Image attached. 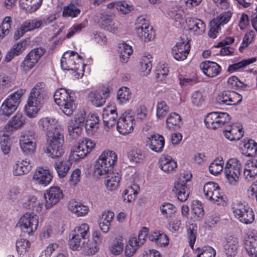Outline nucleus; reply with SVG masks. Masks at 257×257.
I'll list each match as a JSON object with an SVG mask.
<instances>
[{
    "label": "nucleus",
    "mask_w": 257,
    "mask_h": 257,
    "mask_svg": "<svg viewBox=\"0 0 257 257\" xmlns=\"http://www.w3.org/2000/svg\"><path fill=\"white\" fill-rule=\"evenodd\" d=\"M104 125L108 128L113 126L118 120L117 112L114 106H108L103 108L102 114Z\"/></svg>",
    "instance_id": "25"
},
{
    "label": "nucleus",
    "mask_w": 257,
    "mask_h": 257,
    "mask_svg": "<svg viewBox=\"0 0 257 257\" xmlns=\"http://www.w3.org/2000/svg\"><path fill=\"white\" fill-rule=\"evenodd\" d=\"M152 57L151 55L143 56L140 61V70L144 76L150 73L152 67Z\"/></svg>",
    "instance_id": "50"
},
{
    "label": "nucleus",
    "mask_w": 257,
    "mask_h": 257,
    "mask_svg": "<svg viewBox=\"0 0 257 257\" xmlns=\"http://www.w3.org/2000/svg\"><path fill=\"white\" fill-rule=\"evenodd\" d=\"M53 177L52 172L49 169L39 167L34 173L32 178L35 183L46 187L51 183Z\"/></svg>",
    "instance_id": "22"
},
{
    "label": "nucleus",
    "mask_w": 257,
    "mask_h": 257,
    "mask_svg": "<svg viewBox=\"0 0 257 257\" xmlns=\"http://www.w3.org/2000/svg\"><path fill=\"white\" fill-rule=\"evenodd\" d=\"M45 52V49L41 47H37L31 50L26 55L20 65L21 71L26 73L32 69L38 64Z\"/></svg>",
    "instance_id": "11"
},
{
    "label": "nucleus",
    "mask_w": 257,
    "mask_h": 257,
    "mask_svg": "<svg viewBox=\"0 0 257 257\" xmlns=\"http://www.w3.org/2000/svg\"><path fill=\"white\" fill-rule=\"evenodd\" d=\"M242 96L233 91H224L218 94L216 102L222 105H233L238 104L242 100Z\"/></svg>",
    "instance_id": "21"
},
{
    "label": "nucleus",
    "mask_w": 257,
    "mask_h": 257,
    "mask_svg": "<svg viewBox=\"0 0 257 257\" xmlns=\"http://www.w3.org/2000/svg\"><path fill=\"white\" fill-rule=\"evenodd\" d=\"M203 194L205 198L215 204L224 206L226 204V197L219 185L213 182L206 183L203 187Z\"/></svg>",
    "instance_id": "6"
},
{
    "label": "nucleus",
    "mask_w": 257,
    "mask_h": 257,
    "mask_svg": "<svg viewBox=\"0 0 257 257\" xmlns=\"http://www.w3.org/2000/svg\"><path fill=\"white\" fill-rule=\"evenodd\" d=\"M190 177L185 180L179 179L175 183L173 191L176 193L178 200L181 202L185 201L188 197L189 192L186 182L189 180Z\"/></svg>",
    "instance_id": "29"
},
{
    "label": "nucleus",
    "mask_w": 257,
    "mask_h": 257,
    "mask_svg": "<svg viewBox=\"0 0 257 257\" xmlns=\"http://www.w3.org/2000/svg\"><path fill=\"white\" fill-rule=\"evenodd\" d=\"M224 161L222 158H217L214 160L209 166V171L213 175L217 176L223 170Z\"/></svg>",
    "instance_id": "53"
},
{
    "label": "nucleus",
    "mask_w": 257,
    "mask_h": 257,
    "mask_svg": "<svg viewBox=\"0 0 257 257\" xmlns=\"http://www.w3.org/2000/svg\"><path fill=\"white\" fill-rule=\"evenodd\" d=\"M159 166L164 172L171 173L176 170L177 164L171 156L167 155L161 158L159 161Z\"/></svg>",
    "instance_id": "37"
},
{
    "label": "nucleus",
    "mask_w": 257,
    "mask_h": 257,
    "mask_svg": "<svg viewBox=\"0 0 257 257\" xmlns=\"http://www.w3.org/2000/svg\"><path fill=\"white\" fill-rule=\"evenodd\" d=\"M80 6L79 0L72 1L68 6L64 7L62 16L64 17H77L81 12L79 9Z\"/></svg>",
    "instance_id": "36"
},
{
    "label": "nucleus",
    "mask_w": 257,
    "mask_h": 257,
    "mask_svg": "<svg viewBox=\"0 0 257 257\" xmlns=\"http://www.w3.org/2000/svg\"><path fill=\"white\" fill-rule=\"evenodd\" d=\"M132 98V92L126 87L122 86L117 92V100L118 103L123 105L128 103Z\"/></svg>",
    "instance_id": "48"
},
{
    "label": "nucleus",
    "mask_w": 257,
    "mask_h": 257,
    "mask_svg": "<svg viewBox=\"0 0 257 257\" xmlns=\"http://www.w3.org/2000/svg\"><path fill=\"white\" fill-rule=\"evenodd\" d=\"M24 205L27 209L38 213L42 211L44 206L43 201L38 200L37 197L34 196H29Z\"/></svg>",
    "instance_id": "45"
},
{
    "label": "nucleus",
    "mask_w": 257,
    "mask_h": 257,
    "mask_svg": "<svg viewBox=\"0 0 257 257\" xmlns=\"http://www.w3.org/2000/svg\"><path fill=\"white\" fill-rule=\"evenodd\" d=\"M99 121V117L96 113L90 114L86 120V112L81 110L75 114L73 119L68 121V134L72 139H76L81 135L84 126L87 135L93 136L97 132Z\"/></svg>",
    "instance_id": "1"
},
{
    "label": "nucleus",
    "mask_w": 257,
    "mask_h": 257,
    "mask_svg": "<svg viewBox=\"0 0 257 257\" xmlns=\"http://www.w3.org/2000/svg\"><path fill=\"white\" fill-rule=\"evenodd\" d=\"M135 118L132 110H126L118 119L116 123L117 131L121 135L131 133L134 130Z\"/></svg>",
    "instance_id": "17"
},
{
    "label": "nucleus",
    "mask_w": 257,
    "mask_h": 257,
    "mask_svg": "<svg viewBox=\"0 0 257 257\" xmlns=\"http://www.w3.org/2000/svg\"><path fill=\"white\" fill-rule=\"evenodd\" d=\"M187 29L191 35L199 36L206 30V24L201 19L196 18H189L186 22Z\"/></svg>",
    "instance_id": "26"
},
{
    "label": "nucleus",
    "mask_w": 257,
    "mask_h": 257,
    "mask_svg": "<svg viewBox=\"0 0 257 257\" xmlns=\"http://www.w3.org/2000/svg\"><path fill=\"white\" fill-rule=\"evenodd\" d=\"M60 63L62 69L73 71L74 76L76 78H81L83 76L85 65L82 57L76 52L68 51L65 52L61 58Z\"/></svg>",
    "instance_id": "3"
},
{
    "label": "nucleus",
    "mask_w": 257,
    "mask_h": 257,
    "mask_svg": "<svg viewBox=\"0 0 257 257\" xmlns=\"http://www.w3.org/2000/svg\"><path fill=\"white\" fill-rule=\"evenodd\" d=\"M43 0H20V6L26 13H32L41 6Z\"/></svg>",
    "instance_id": "43"
},
{
    "label": "nucleus",
    "mask_w": 257,
    "mask_h": 257,
    "mask_svg": "<svg viewBox=\"0 0 257 257\" xmlns=\"http://www.w3.org/2000/svg\"><path fill=\"white\" fill-rule=\"evenodd\" d=\"M150 241L154 242L158 246H165L168 244L169 240L167 235L161 230H153L148 235Z\"/></svg>",
    "instance_id": "35"
},
{
    "label": "nucleus",
    "mask_w": 257,
    "mask_h": 257,
    "mask_svg": "<svg viewBox=\"0 0 257 257\" xmlns=\"http://www.w3.org/2000/svg\"><path fill=\"white\" fill-rule=\"evenodd\" d=\"M169 111V107L164 101H159L156 105V116L158 119L164 118Z\"/></svg>",
    "instance_id": "60"
},
{
    "label": "nucleus",
    "mask_w": 257,
    "mask_h": 257,
    "mask_svg": "<svg viewBox=\"0 0 257 257\" xmlns=\"http://www.w3.org/2000/svg\"><path fill=\"white\" fill-rule=\"evenodd\" d=\"M33 166V163L29 159H19L14 164L13 174L15 176L27 174L32 169Z\"/></svg>",
    "instance_id": "24"
},
{
    "label": "nucleus",
    "mask_w": 257,
    "mask_h": 257,
    "mask_svg": "<svg viewBox=\"0 0 257 257\" xmlns=\"http://www.w3.org/2000/svg\"><path fill=\"white\" fill-rule=\"evenodd\" d=\"M238 246V239L229 236L226 239L223 245L224 252L227 257H234L237 253Z\"/></svg>",
    "instance_id": "33"
},
{
    "label": "nucleus",
    "mask_w": 257,
    "mask_h": 257,
    "mask_svg": "<svg viewBox=\"0 0 257 257\" xmlns=\"http://www.w3.org/2000/svg\"><path fill=\"white\" fill-rule=\"evenodd\" d=\"M118 51L121 62L126 63L131 55L133 53L132 47L126 42H121L118 44Z\"/></svg>",
    "instance_id": "44"
},
{
    "label": "nucleus",
    "mask_w": 257,
    "mask_h": 257,
    "mask_svg": "<svg viewBox=\"0 0 257 257\" xmlns=\"http://www.w3.org/2000/svg\"><path fill=\"white\" fill-rule=\"evenodd\" d=\"M39 217L33 213H26L20 219L17 226L29 235H32L38 228Z\"/></svg>",
    "instance_id": "13"
},
{
    "label": "nucleus",
    "mask_w": 257,
    "mask_h": 257,
    "mask_svg": "<svg viewBox=\"0 0 257 257\" xmlns=\"http://www.w3.org/2000/svg\"><path fill=\"white\" fill-rule=\"evenodd\" d=\"M133 112L134 117L135 116L137 120H142L146 118L148 110L144 104H140L136 107L135 112Z\"/></svg>",
    "instance_id": "63"
},
{
    "label": "nucleus",
    "mask_w": 257,
    "mask_h": 257,
    "mask_svg": "<svg viewBox=\"0 0 257 257\" xmlns=\"http://www.w3.org/2000/svg\"><path fill=\"white\" fill-rule=\"evenodd\" d=\"M103 175L105 176L106 179L105 185L107 189L114 190L118 187L120 179V175L119 173L114 172L112 170Z\"/></svg>",
    "instance_id": "40"
},
{
    "label": "nucleus",
    "mask_w": 257,
    "mask_h": 257,
    "mask_svg": "<svg viewBox=\"0 0 257 257\" xmlns=\"http://www.w3.org/2000/svg\"><path fill=\"white\" fill-rule=\"evenodd\" d=\"M147 156L146 152L137 149L131 150L128 152L127 155L130 161L136 163L143 162Z\"/></svg>",
    "instance_id": "51"
},
{
    "label": "nucleus",
    "mask_w": 257,
    "mask_h": 257,
    "mask_svg": "<svg viewBox=\"0 0 257 257\" xmlns=\"http://www.w3.org/2000/svg\"><path fill=\"white\" fill-rule=\"evenodd\" d=\"M23 95L22 90H17L10 94L3 102L0 107V115L9 117L17 109Z\"/></svg>",
    "instance_id": "8"
},
{
    "label": "nucleus",
    "mask_w": 257,
    "mask_h": 257,
    "mask_svg": "<svg viewBox=\"0 0 257 257\" xmlns=\"http://www.w3.org/2000/svg\"><path fill=\"white\" fill-rule=\"evenodd\" d=\"M244 247L247 254L250 257H257V239L251 238L246 240Z\"/></svg>",
    "instance_id": "58"
},
{
    "label": "nucleus",
    "mask_w": 257,
    "mask_h": 257,
    "mask_svg": "<svg viewBox=\"0 0 257 257\" xmlns=\"http://www.w3.org/2000/svg\"><path fill=\"white\" fill-rule=\"evenodd\" d=\"M230 119V117L226 112L213 111L206 116L204 123L207 128L215 130L228 123Z\"/></svg>",
    "instance_id": "14"
},
{
    "label": "nucleus",
    "mask_w": 257,
    "mask_h": 257,
    "mask_svg": "<svg viewBox=\"0 0 257 257\" xmlns=\"http://www.w3.org/2000/svg\"><path fill=\"white\" fill-rule=\"evenodd\" d=\"M146 146L156 153L163 151L165 145V139L162 135L154 134L148 137L146 140Z\"/></svg>",
    "instance_id": "27"
},
{
    "label": "nucleus",
    "mask_w": 257,
    "mask_h": 257,
    "mask_svg": "<svg viewBox=\"0 0 257 257\" xmlns=\"http://www.w3.org/2000/svg\"><path fill=\"white\" fill-rule=\"evenodd\" d=\"M45 85L43 83H37L31 89L25 106L26 115L30 118L36 116L43 104L45 93Z\"/></svg>",
    "instance_id": "2"
},
{
    "label": "nucleus",
    "mask_w": 257,
    "mask_h": 257,
    "mask_svg": "<svg viewBox=\"0 0 257 257\" xmlns=\"http://www.w3.org/2000/svg\"><path fill=\"white\" fill-rule=\"evenodd\" d=\"M231 211L235 218L243 223L250 224L254 220V214L252 208L244 202H233L231 206Z\"/></svg>",
    "instance_id": "7"
},
{
    "label": "nucleus",
    "mask_w": 257,
    "mask_h": 257,
    "mask_svg": "<svg viewBox=\"0 0 257 257\" xmlns=\"http://www.w3.org/2000/svg\"><path fill=\"white\" fill-rule=\"evenodd\" d=\"M232 13L230 11L223 12L220 13L213 20L221 26V25L227 24L229 21L232 17Z\"/></svg>",
    "instance_id": "62"
},
{
    "label": "nucleus",
    "mask_w": 257,
    "mask_h": 257,
    "mask_svg": "<svg viewBox=\"0 0 257 257\" xmlns=\"http://www.w3.org/2000/svg\"><path fill=\"white\" fill-rule=\"evenodd\" d=\"M54 100L62 111L67 116L72 115L77 107L75 97L70 90L60 88L56 90Z\"/></svg>",
    "instance_id": "4"
},
{
    "label": "nucleus",
    "mask_w": 257,
    "mask_h": 257,
    "mask_svg": "<svg viewBox=\"0 0 257 257\" xmlns=\"http://www.w3.org/2000/svg\"><path fill=\"white\" fill-rule=\"evenodd\" d=\"M190 51V44L187 39L181 38L172 49V55L177 61L185 60Z\"/></svg>",
    "instance_id": "19"
},
{
    "label": "nucleus",
    "mask_w": 257,
    "mask_h": 257,
    "mask_svg": "<svg viewBox=\"0 0 257 257\" xmlns=\"http://www.w3.org/2000/svg\"><path fill=\"white\" fill-rule=\"evenodd\" d=\"M166 14L168 18L179 23L184 19L183 11L179 5L170 6L166 11Z\"/></svg>",
    "instance_id": "39"
},
{
    "label": "nucleus",
    "mask_w": 257,
    "mask_h": 257,
    "mask_svg": "<svg viewBox=\"0 0 257 257\" xmlns=\"http://www.w3.org/2000/svg\"><path fill=\"white\" fill-rule=\"evenodd\" d=\"M100 26L103 29L111 33H115L117 32L119 23L111 17L102 15L100 17Z\"/></svg>",
    "instance_id": "42"
},
{
    "label": "nucleus",
    "mask_w": 257,
    "mask_h": 257,
    "mask_svg": "<svg viewBox=\"0 0 257 257\" xmlns=\"http://www.w3.org/2000/svg\"><path fill=\"white\" fill-rule=\"evenodd\" d=\"M69 245L70 248L73 250L82 249L88 253L94 254L97 251L96 246L93 247L91 244L87 241H82V238L73 235L72 238L69 240Z\"/></svg>",
    "instance_id": "23"
},
{
    "label": "nucleus",
    "mask_w": 257,
    "mask_h": 257,
    "mask_svg": "<svg viewBox=\"0 0 257 257\" xmlns=\"http://www.w3.org/2000/svg\"><path fill=\"white\" fill-rule=\"evenodd\" d=\"M70 157L71 153L68 159H66L63 161L58 160L56 161L54 164V167L57 171L58 177L60 178H63L67 175L72 166V161H76L73 157Z\"/></svg>",
    "instance_id": "28"
},
{
    "label": "nucleus",
    "mask_w": 257,
    "mask_h": 257,
    "mask_svg": "<svg viewBox=\"0 0 257 257\" xmlns=\"http://www.w3.org/2000/svg\"><path fill=\"white\" fill-rule=\"evenodd\" d=\"M136 30L137 35L145 42L153 40L155 37V31L144 18H138L136 24Z\"/></svg>",
    "instance_id": "18"
},
{
    "label": "nucleus",
    "mask_w": 257,
    "mask_h": 257,
    "mask_svg": "<svg viewBox=\"0 0 257 257\" xmlns=\"http://www.w3.org/2000/svg\"><path fill=\"white\" fill-rule=\"evenodd\" d=\"M26 122V117L21 113H17L11 118L5 126L8 132H13L20 128Z\"/></svg>",
    "instance_id": "32"
},
{
    "label": "nucleus",
    "mask_w": 257,
    "mask_h": 257,
    "mask_svg": "<svg viewBox=\"0 0 257 257\" xmlns=\"http://www.w3.org/2000/svg\"><path fill=\"white\" fill-rule=\"evenodd\" d=\"M31 20L24 22L20 28L18 29L14 34V38L18 40L22 37L26 32L34 30Z\"/></svg>",
    "instance_id": "57"
},
{
    "label": "nucleus",
    "mask_w": 257,
    "mask_h": 257,
    "mask_svg": "<svg viewBox=\"0 0 257 257\" xmlns=\"http://www.w3.org/2000/svg\"><path fill=\"white\" fill-rule=\"evenodd\" d=\"M20 148L25 154H30L35 151L36 144L30 138L24 137L20 140Z\"/></svg>",
    "instance_id": "46"
},
{
    "label": "nucleus",
    "mask_w": 257,
    "mask_h": 257,
    "mask_svg": "<svg viewBox=\"0 0 257 257\" xmlns=\"http://www.w3.org/2000/svg\"><path fill=\"white\" fill-rule=\"evenodd\" d=\"M257 175V158L248 160L244 166L243 176L246 181H250Z\"/></svg>",
    "instance_id": "34"
},
{
    "label": "nucleus",
    "mask_w": 257,
    "mask_h": 257,
    "mask_svg": "<svg viewBox=\"0 0 257 257\" xmlns=\"http://www.w3.org/2000/svg\"><path fill=\"white\" fill-rule=\"evenodd\" d=\"M139 190L140 187L138 185L134 183L128 184L122 193L123 201L127 202H131L134 201Z\"/></svg>",
    "instance_id": "41"
},
{
    "label": "nucleus",
    "mask_w": 257,
    "mask_h": 257,
    "mask_svg": "<svg viewBox=\"0 0 257 257\" xmlns=\"http://www.w3.org/2000/svg\"><path fill=\"white\" fill-rule=\"evenodd\" d=\"M46 140V152L47 155L53 159L61 157L65 153L63 134L47 138Z\"/></svg>",
    "instance_id": "9"
},
{
    "label": "nucleus",
    "mask_w": 257,
    "mask_h": 257,
    "mask_svg": "<svg viewBox=\"0 0 257 257\" xmlns=\"http://www.w3.org/2000/svg\"><path fill=\"white\" fill-rule=\"evenodd\" d=\"M181 117L178 113H171L167 117L166 126L170 130H175L180 127L181 124Z\"/></svg>",
    "instance_id": "49"
},
{
    "label": "nucleus",
    "mask_w": 257,
    "mask_h": 257,
    "mask_svg": "<svg viewBox=\"0 0 257 257\" xmlns=\"http://www.w3.org/2000/svg\"><path fill=\"white\" fill-rule=\"evenodd\" d=\"M95 146L94 141L85 139L79 142L78 145L72 148L70 157H73L75 161H79L85 157L95 148Z\"/></svg>",
    "instance_id": "15"
},
{
    "label": "nucleus",
    "mask_w": 257,
    "mask_h": 257,
    "mask_svg": "<svg viewBox=\"0 0 257 257\" xmlns=\"http://www.w3.org/2000/svg\"><path fill=\"white\" fill-rule=\"evenodd\" d=\"M74 232V235L82 238V241H83V243L85 241L89 243V226L88 224L85 223L80 224L75 228Z\"/></svg>",
    "instance_id": "47"
},
{
    "label": "nucleus",
    "mask_w": 257,
    "mask_h": 257,
    "mask_svg": "<svg viewBox=\"0 0 257 257\" xmlns=\"http://www.w3.org/2000/svg\"><path fill=\"white\" fill-rule=\"evenodd\" d=\"M69 210L76 216H84L86 215L89 211L88 206L83 205L80 202L72 200L70 201L68 205Z\"/></svg>",
    "instance_id": "38"
},
{
    "label": "nucleus",
    "mask_w": 257,
    "mask_h": 257,
    "mask_svg": "<svg viewBox=\"0 0 257 257\" xmlns=\"http://www.w3.org/2000/svg\"><path fill=\"white\" fill-rule=\"evenodd\" d=\"M117 161V156L114 151L109 150L103 151L95 161L94 168L95 175L101 176L109 171H111Z\"/></svg>",
    "instance_id": "5"
},
{
    "label": "nucleus",
    "mask_w": 257,
    "mask_h": 257,
    "mask_svg": "<svg viewBox=\"0 0 257 257\" xmlns=\"http://www.w3.org/2000/svg\"><path fill=\"white\" fill-rule=\"evenodd\" d=\"M241 149L244 155L248 157L254 156L257 152V143L252 140H249L244 144Z\"/></svg>",
    "instance_id": "56"
},
{
    "label": "nucleus",
    "mask_w": 257,
    "mask_h": 257,
    "mask_svg": "<svg viewBox=\"0 0 257 257\" xmlns=\"http://www.w3.org/2000/svg\"><path fill=\"white\" fill-rule=\"evenodd\" d=\"M109 93L110 89L108 86H100L88 93V101L95 107H101L105 104Z\"/></svg>",
    "instance_id": "16"
},
{
    "label": "nucleus",
    "mask_w": 257,
    "mask_h": 257,
    "mask_svg": "<svg viewBox=\"0 0 257 257\" xmlns=\"http://www.w3.org/2000/svg\"><path fill=\"white\" fill-rule=\"evenodd\" d=\"M64 196L62 190L58 186L51 187L44 194L45 207L49 209L57 204Z\"/></svg>",
    "instance_id": "20"
},
{
    "label": "nucleus",
    "mask_w": 257,
    "mask_h": 257,
    "mask_svg": "<svg viewBox=\"0 0 257 257\" xmlns=\"http://www.w3.org/2000/svg\"><path fill=\"white\" fill-rule=\"evenodd\" d=\"M224 137L230 141L239 140L243 135L242 127L239 124H232L223 131Z\"/></svg>",
    "instance_id": "30"
},
{
    "label": "nucleus",
    "mask_w": 257,
    "mask_h": 257,
    "mask_svg": "<svg viewBox=\"0 0 257 257\" xmlns=\"http://www.w3.org/2000/svg\"><path fill=\"white\" fill-rule=\"evenodd\" d=\"M108 9H116L118 12L122 14H126L133 10V6L128 5L125 2H116L109 3L107 5Z\"/></svg>",
    "instance_id": "52"
},
{
    "label": "nucleus",
    "mask_w": 257,
    "mask_h": 257,
    "mask_svg": "<svg viewBox=\"0 0 257 257\" xmlns=\"http://www.w3.org/2000/svg\"><path fill=\"white\" fill-rule=\"evenodd\" d=\"M38 124L39 127L45 132L46 138L55 136H60L62 134L59 121L56 118L47 116L40 118Z\"/></svg>",
    "instance_id": "12"
},
{
    "label": "nucleus",
    "mask_w": 257,
    "mask_h": 257,
    "mask_svg": "<svg viewBox=\"0 0 257 257\" xmlns=\"http://www.w3.org/2000/svg\"><path fill=\"white\" fill-rule=\"evenodd\" d=\"M205 99L206 96L201 91L195 90L191 93V102L195 107H201L205 103Z\"/></svg>",
    "instance_id": "54"
},
{
    "label": "nucleus",
    "mask_w": 257,
    "mask_h": 257,
    "mask_svg": "<svg viewBox=\"0 0 257 257\" xmlns=\"http://www.w3.org/2000/svg\"><path fill=\"white\" fill-rule=\"evenodd\" d=\"M16 247L18 252L21 254L25 253L30 247V242L28 240L21 238L16 242Z\"/></svg>",
    "instance_id": "64"
},
{
    "label": "nucleus",
    "mask_w": 257,
    "mask_h": 257,
    "mask_svg": "<svg viewBox=\"0 0 257 257\" xmlns=\"http://www.w3.org/2000/svg\"><path fill=\"white\" fill-rule=\"evenodd\" d=\"M200 67L204 74L208 77L217 76L221 70V67L217 63L209 61L202 62Z\"/></svg>",
    "instance_id": "31"
},
{
    "label": "nucleus",
    "mask_w": 257,
    "mask_h": 257,
    "mask_svg": "<svg viewBox=\"0 0 257 257\" xmlns=\"http://www.w3.org/2000/svg\"><path fill=\"white\" fill-rule=\"evenodd\" d=\"M241 165L236 158H230L225 164L224 172L228 182L231 185L235 186L238 182L240 175Z\"/></svg>",
    "instance_id": "10"
},
{
    "label": "nucleus",
    "mask_w": 257,
    "mask_h": 257,
    "mask_svg": "<svg viewBox=\"0 0 257 257\" xmlns=\"http://www.w3.org/2000/svg\"><path fill=\"white\" fill-rule=\"evenodd\" d=\"M161 212L165 218H170L176 211L175 206L171 203L165 202L160 207Z\"/></svg>",
    "instance_id": "59"
},
{
    "label": "nucleus",
    "mask_w": 257,
    "mask_h": 257,
    "mask_svg": "<svg viewBox=\"0 0 257 257\" xmlns=\"http://www.w3.org/2000/svg\"><path fill=\"white\" fill-rule=\"evenodd\" d=\"M140 241L137 237H133L130 239L128 244L126 245L125 253L126 256L131 257L136 251L137 249L143 244H140Z\"/></svg>",
    "instance_id": "55"
},
{
    "label": "nucleus",
    "mask_w": 257,
    "mask_h": 257,
    "mask_svg": "<svg viewBox=\"0 0 257 257\" xmlns=\"http://www.w3.org/2000/svg\"><path fill=\"white\" fill-rule=\"evenodd\" d=\"M196 257H215V250L210 246H206L201 248H198L196 251Z\"/></svg>",
    "instance_id": "61"
}]
</instances>
